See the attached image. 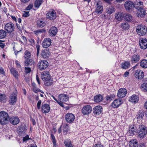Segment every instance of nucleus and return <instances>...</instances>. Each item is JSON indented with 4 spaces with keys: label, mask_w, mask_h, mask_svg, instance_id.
<instances>
[{
    "label": "nucleus",
    "mask_w": 147,
    "mask_h": 147,
    "mask_svg": "<svg viewBox=\"0 0 147 147\" xmlns=\"http://www.w3.org/2000/svg\"><path fill=\"white\" fill-rule=\"evenodd\" d=\"M31 54L28 51L26 50L25 51L24 53V57L27 59H29L31 57Z\"/></svg>",
    "instance_id": "09e8293b"
},
{
    "label": "nucleus",
    "mask_w": 147,
    "mask_h": 147,
    "mask_svg": "<svg viewBox=\"0 0 147 147\" xmlns=\"http://www.w3.org/2000/svg\"><path fill=\"white\" fill-rule=\"evenodd\" d=\"M103 99L102 96L100 94L96 95L94 98V101L96 102H100L102 101Z\"/></svg>",
    "instance_id": "7c9ffc66"
},
{
    "label": "nucleus",
    "mask_w": 147,
    "mask_h": 147,
    "mask_svg": "<svg viewBox=\"0 0 147 147\" xmlns=\"http://www.w3.org/2000/svg\"><path fill=\"white\" fill-rule=\"evenodd\" d=\"M0 74L4 75L5 71L3 68L2 67H0Z\"/></svg>",
    "instance_id": "4d7b16f0"
},
{
    "label": "nucleus",
    "mask_w": 147,
    "mask_h": 147,
    "mask_svg": "<svg viewBox=\"0 0 147 147\" xmlns=\"http://www.w3.org/2000/svg\"><path fill=\"white\" fill-rule=\"evenodd\" d=\"M69 96L65 94H59L58 96V100L60 102H65L69 100Z\"/></svg>",
    "instance_id": "f3484780"
},
{
    "label": "nucleus",
    "mask_w": 147,
    "mask_h": 147,
    "mask_svg": "<svg viewBox=\"0 0 147 147\" xmlns=\"http://www.w3.org/2000/svg\"><path fill=\"white\" fill-rule=\"evenodd\" d=\"M41 77L43 81L46 82H45L46 85L49 86L50 85V83L47 82L51 79V75L49 71H46L42 72L41 74Z\"/></svg>",
    "instance_id": "f03ea898"
},
{
    "label": "nucleus",
    "mask_w": 147,
    "mask_h": 147,
    "mask_svg": "<svg viewBox=\"0 0 147 147\" xmlns=\"http://www.w3.org/2000/svg\"><path fill=\"white\" fill-rule=\"evenodd\" d=\"M37 23L38 26L41 27H44L46 24V23L45 21H43L41 20L38 21Z\"/></svg>",
    "instance_id": "79ce46f5"
},
{
    "label": "nucleus",
    "mask_w": 147,
    "mask_h": 147,
    "mask_svg": "<svg viewBox=\"0 0 147 147\" xmlns=\"http://www.w3.org/2000/svg\"><path fill=\"white\" fill-rule=\"evenodd\" d=\"M140 66L143 68H147V60L143 59L140 61Z\"/></svg>",
    "instance_id": "f704fd0d"
},
{
    "label": "nucleus",
    "mask_w": 147,
    "mask_h": 147,
    "mask_svg": "<svg viewBox=\"0 0 147 147\" xmlns=\"http://www.w3.org/2000/svg\"><path fill=\"white\" fill-rule=\"evenodd\" d=\"M139 99V98L138 96L134 94L129 98V101L133 103H136L138 102Z\"/></svg>",
    "instance_id": "393cba45"
},
{
    "label": "nucleus",
    "mask_w": 147,
    "mask_h": 147,
    "mask_svg": "<svg viewBox=\"0 0 147 147\" xmlns=\"http://www.w3.org/2000/svg\"><path fill=\"white\" fill-rule=\"evenodd\" d=\"M75 116L72 113H68L65 115V119L67 122L69 123H72L75 119Z\"/></svg>",
    "instance_id": "1a4fd4ad"
},
{
    "label": "nucleus",
    "mask_w": 147,
    "mask_h": 147,
    "mask_svg": "<svg viewBox=\"0 0 147 147\" xmlns=\"http://www.w3.org/2000/svg\"><path fill=\"white\" fill-rule=\"evenodd\" d=\"M57 31V29L56 27L52 26L49 29L48 33L50 36L53 37L56 35Z\"/></svg>",
    "instance_id": "a211bd4d"
},
{
    "label": "nucleus",
    "mask_w": 147,
    "mask_h": 147,
    "mask_svg": "<svg viewBox=\"0 0 147 147\" xmlns=\"http://www.w3.org/2000/svg\"><path fill=\"white\" fill-rule=\"evenodd\" d=\"M15 63L16 65V67L17 68L21 69V65L20 64L19 61L18 60H16L15 61Z\"/></svg>",
    "instance_id": "603ef678"
},
{
    "label": "nucleus",
    "mask_w": 147,
    "mask_h": 147,
    "mask_svg": "<svg viewBox=\"0 0 147 147\" xmlns=\"http://www.w3.org/2000/svg\"><path fill=\"white\" fill-rule=\"evenodd\" d=\"M63 133L65 134H67V132L69 129V127L68 125L67 124H64L63 125Z\"/></svg>",
    "instance_id": "58836bf2"
},
{
    "label": "nucleus",
    "mask_w": 147,
    "mask_h": 147,
    "mask_svg": "<svg viewBox=\"0 0 147 147\" xmlns=\"http://www.w3.org/2000/svg\"><path fill=\"white\" fill-rule=\"evenodd\" d=\"M39 69L43 70L46 69L48 66V63L46 60H42L39 61L38 63Z\"/></svg>",
    "instance_id": "6e6552de"
},
{
    "label": "nucleus",
    "mask_w": 147,
    "mask_h": 147,
    "mask_svg": "<svg viewBox=\"0 0 147 147\" xmlns=\"http://www.w3.org/2000/svg\"><path fill=\"white\" fill-rule=\"evenodd\" d=\"M43 0H36L34 2V7L37 8H38L42 4L43 2Z\"/></svg>",
    "instance_id": "4c0bfd02"
},
{
    "label": "nucleus",
    "mask_w": 147,
    "mask_h": 147,
    "mask_svg": "<svg viewBox=\"0 0 147 147\" xmlns=\"http://www.w3.org/2000/svg\"><path fill=\"white\" fill-rule=\"evenodd\" d=\"M10 122L12 124H17L20 122V119L18 117H13L9 119Z\"/></svg>",
    "instance_id": "b1692460"
},
{
    "label": "nucleus",
    "mask_w": 147,
    "mask_h": 147,
    "mask_svg": "<svg viewBox=\"0 0 147 147\" xmlns=\"http://www.w3.org/2000/svg\"><path fill=\"white\" fill-rule=\"evenodd\" d=\"M147 31V28L144 25H141L137 27L136 32L139 35H144L146 34Z\"/></svg>",
    "instance_id": "20e7f679"
},
{
    "label": "nucleus",
    "mask_w": 147,
    "mask_h": 147,
    "mask_svg": "<svg viewBox=\"0 0 147 147\" xmlns=\"http://www.w3.org/2000/svg\"><path fill=\"white\" fill-rule=\"evenodd\" d=\"M9 116L6 112L2 111L0 112V123L3 125L7 123Z\"/></svg>",
    "instance_id": "7ed1b4c3"
},
{
    "label": "nucleus",
    "mask_w": 147,
    "mask_h": 147,
    "mask_svg": "<svg viewBox=\"0 0 147 147\" xmlns=\"http://www.w3.org/2000/svg\"><path fill=\"white\" fill-rule=\"evenodd\" d=\"M28 11H24L22 15V16L24 17H26L29 16Z\"/></svg>",
    "instance_id": "5fc2aeb1"
},
{
    "label": "nucleus",
    "mask_w": 147,
    "mask_h": 147,
    "mask_svg": "<svg viewBox=\"0 0 147 147\" xmlns=\"http://www.w3.org/2000/svg\"><path fill=\"white\" fill-rule=\"evenodd\" d=\"M138 145V142L136 140H132L129 142L130 147H137Z\"/></svg>",
    "instance_id": "2f4dec72"
},
{
    "label": "nucleus",
    "mask_w": 147,
    "mask_h": 147,
    "mask_svg": "<svg viewBox=\"0 0 147 147\" xmlns=\"http://www.w3.org/2000/svg\"><path fill=\"white\" fill-rule=\"evenodd\" d=\"M93 147H103V146L100 144H95L94 145Z\"/></svg>",
    "instance_id": "e2e57ef3"
},
{
    "label": "nucleus",
    "mask_w": 147,
    "mask_h": 147,
    "mask_svg": "<svg viewBox=\"0 0 147 147\" xmlns=\"http://www.w3.org/2000/svg\"><path fill=\"white\" fill-rule=\"evenodd\" d=\"M140 147H146L145 144L144 143H141L140 144Z\"/></svg>",
    "instance_id": "338daca9"
},
{
    "label": "nucleus",
    "mask_w": 147,
    "mask_h": 147,
    "mask_svg": "<svg viewBox=\"0 0 147 147\" xmlns=\"http://www.w3.org/2000/svg\"><path fill=\"white\" fill-rule=\"evenodd\" d=\"M134 8L137 10V15L138 17H143L146 14V11L143 8V3L141 1L135 3Z\"/></svg>",
    "instance_id": "f257e3e1"
},
{
    "label": "nucleus",
    "mask_w": 147,
    "mask_h": 147,
    "mask_svg": "<svg viewBox=\"0 0 147 147\" xmlns=\"http://www.w3.org/2000/svg\"><path fill=\"white\" fill-rule=\"evenodd\" d=\"M34 61L32 59H27L24 61V65L25 66H31L33 65Z\"/></svg>",
    "instance_id": "c756f323"
},
{
    "label": "nucleus",
    "mask_w": 147,
    "mask_h": 147,
    "mask_svg": "<svg viewBox=\"0 0 147 147\" xmlns=\"http://www.w3.org/2000/svg\"><path fill=\"white\" fill-rule=\"evenodd\" d=\"M29 139H30V138H29V136L28 135H27L25 137L23 138V140L24 142H25Z\"/></svg>",
    "instance_id": "13d9d810"
},
{
    "label": "nucleus",
    "mask_w": 147,
    "mask_h": 147,
    "mask_svg": "<svg viewBox=\"0 0 147 147\" xmlns=\"http://www.w3.org/2000/svg\"><path fill=\"white\" fill-rule=\"evenodd\" d=\"M6 35V32L3 30H0V39H3L5 37Z\"/></svg>",
    "instance_id": "ea45409f"
},
{
    "label": "nucleus",
    "mask_w": 147,
    "mask_h": 147,
    "mask_svg": "<svg viewBox=\"0 0 147 147\" xmlns=\"http://www.w3.org/2000/svg\"><path fill=\"white\" fill-rule=\"evenodd\" d=\"M36 81H37V82L38 83V84H40V81L39 79V78H38V75H36Z\"/></svg>",
    "instance_id": "69168bd1"
},
{
    "label": "nucleus",
    "mask_w": 147,
    "mask_h": 147,
    "mask_svg": "<svg viewBox=\"0 0 147 147\" xmlns=\"http://www.w3.org/2000/svg\"><path fill=\"white\" fill-rule=\"evenodd\" d=\"M140 59V57L139 55L135 54L132 56L130 61L132 64L138 62Z\"/></svg>",
    "instance_id": "6ab92c4d"
},
{
    "label": "nucleus",
    "mask_w": 147,
    "mask_h": 147,
    "mask_svg": "<svg viewBox=\"0 0 147 147\" xmlns=\"http://www.w3.org/2000/svg\"><path fill=\"white\" fill-rule=\"evenodd\" d=\"M134 4L133 2L131 1H128L125 2L124 6L125 9L128 11H132V9L134 8Z\"/></svg>",
    "instance_id": "9d476101"
},
{
    "label": "nucleus",
    "mask_w": 147,
    "mask_h": 147,
    "mask_svg": "<svg viewBox=\"0 0 147 147\" xmlns=\"http://www.w3.org/2000/svg\"><path fill=\"white\" fill-rule=\"evenodd\" d=\"M139 45L140 48L143 49L147 48V39L142 38L139 42Z\"/></svg>",
    "instance_id": "aec40b11"
},
{
    "label": "nucleus",
    "mask_w": 147,
    "mask_h": 147,
    "mask_svg": "<svg viewBox=\"0 0 147 147\" xmlns=\"http://www.w3.org/2000/svg\"><path fill=\"white\" fill-rule=\"evenodd\" d=\"M41 55L44 58H48L50 55L49 50L47 49L43 50L41 52Z\"/></svg>",
    "instance_id": "a878e982"
},
{
    "label": "nucleus",
    "mask_w": 147,
    "mask_h": 147,
    "mask_svg": "<svg viewBox=\"0 0 147 147\" xmlns=\"http://www.w3.org/2000/svg\"><path fill=\"white\" fill-rule=\"evenodd\" d=\"M29 42L31 43V44L32 45H34L35 43V41L32 38L30 39L29 40Z\"/></svg>",
    "instance_id": "bf43d9fd"
},
{
    "label": "nucleus",
    "mask_w": 147,
    "mask_h": 147,
    "mask_svg": "<svg viewBox=\"0 0 147 147\" xmlns=\"http://www.w3.org/2000/svg\"><path fill=\"white\" fill-rule=\"evenodd\" d=\"M123 13L121 12H118L115 14V18L118 21H121L123 20Z\"/></svg>",
    "instance_id": "72a5a7b5"
},
{
    "label": "nucleus",
    "mask_w": 147,
    "mask_h": 147,
    "mask_svg": "<svg viewBox=\"0 0 147 147\" xmlns=\"http://www.w3.org/2000/svg\"><path fill=\"white\" fill-rule=\"evenodd\" d=\"M46 30L43 29H39L33 31L34 33L36 35L39 34H40L45 33Z\"/></svg>",
    "instance_id": "37998d69"
},
{
    "label": "nucleus",
    "mask_w": 147,
    "mask_h": 147,
    "mask_svg": "<svg viewBox=\"0 0 147 147\" xmlns=\"http://www.w3.org/2000/svg\"><path fill=\"white\" fill-rule=\"evenodd\" d=\"M17 100V95L14 93H12L10 95L9 99V102L10 105H13L15 104Z\"/></svg>",
    "instance_id": "f8f14e48"
},
{
    "label": "nucleus",
    "mask_w": 147,
    "mask_h": 147,
    "mask_svg": "<svg viewBox=\"0 0 147 147\" xmlns=\"http://www.w3.org/2000/svg\"><path fill=\"white\" fill-rule=\"evenodd\" d=\"M92 110L91 106L87 105L84 106L81 110L82 114L84 115H88L91 113Z\"/></svg>",
    "instance_id": "423d86ee"
},
{
    "label": "nucleus",
    "mask_w": 147,
    "mask_h": 147,
    "mask_svg": "<svg viewBox=\"0 0 147 147\" xmlns=\"http://www.w3.org/2000/svg\"><path fill=\"white\" fill-rule=\"evenodd\" d=\"M135 76L137 79L141 80L144 77V73L141 70H136L135 72Z\"/></svg>",
    "instance_id": "dca6fc26"
},
{
    "label": "nucleus",
    "mask_w": 147,
    "mask_h": 147,
    "mask_svg": "<svg viewBox=\"0 0 147 147\" xmlns=\"http://www.w3.org/2000/svg\"><path fill=\"white\" fill-rule=\"evenodd\" d=\"M122 103V101L120 99H116L112 103V106L114 108H117Z\"/></svg>",
    "instance_id": "5701e85b"
},
{
    "label": "nucleus",
    "mask_w": 147,
    "mask_h": 147,
    "mask_svg": "<svg viewBox=\"0 0 147 147\" xmlns=\"http://www.w3.org/2000/svg\"><path fill=\"white\" fill-rule=\"evenodd\" d=\"M26 130L27 128L25 126L21 125L18 127L17 132L19 135L23 136L25 134Z\"/></svg>",
    "instance_id": "2eb2a0df"
},
{
    "label": "nucleus",
    "mask_w": 147,
    "mask_h": 147,
    "mask_svg": "<svg viewBox=\"0 0 147 147\" xmlns=\"http://www.w3.org/2000/svg\"><path fill=\"white\" fill-rule=\"evenodd\" d=\"M144 115V112L142 111H140L137 115V119H142Z\"/></svg>",
    "instance_id": "de8ad7c7"
},
{
    "label": "nucleus",
    "mask_w": 147,
    "mask_h": 147,
    "mask_svg": "<svg viewBox=\"0 0 147 147\" xmlns=\"http://www.w3.org/2000/svg\"><path fill=\"white\" fill-rule=\"evenodd\" d=\"M51 44V40L49 38L44 39L42 42L41 45L44 48H46L49 47Z\"/></svg>",
    "instance_id": "9b49d317"
},
{
    "label": "nucleus",
    "mask_w": 147,
    "mask_h": 147,
    "mask_svg": "<svg viewBox=\"0 0 147 147\" xmlns=\"http://www.w3.org/2000/svg\"><path fill=\"white\" fill-rule=\"evenodd\" d=\"M140 130L138 132L139 135L140 137H144L146 134V128L144 125H141L140 127Z\"/></svg>",
    "instance_id": "4be33fe9"
},
{
    "label": "nucleus",
    "mask_w": 147,
    "mask_h": 147,
    "mask_svg": "<svg viewBox=\"0 0 147 147\" xmlns=\"http://www.w3.org/2000/svg\"><path fill=\"white\" fill-rule=\"evenodd\" d=\"M96 12L97 14H100L102 13L103 11V7L100 3H97L96 6Z\"/></svg>",
    "instance_id": "bb28decb"
},
{
    "label": "nucleus",
    "mask_w": 147,
    "mask_h": 147,
    "mask_svg": "<svg viewBox=\"0 0 147 147\" xmlns=\"http://www.w3.org/2000/svg\"><path fill=\"white\" fill-rule=\"evenodd\" d=\"M114 9L113 7L111 6L109 8L107 9L106 12L109 14H111L113 12Z\"/></svg>",
    "instance_id": "c03bdc74"
},
{
    "label": "nucleus",
    "mask_w": 147,
    "mask_h": 147,
    "mask_svg": "<svg viewBox=\"0 0 147 147\" xmlns=\"http://www.w3.org/2000/svg\"><path fill=\"white\" fill-rule=\"evenodd\" d=\"M9 68L10 69L11 74L14 76L15 78H18L19 76L18 73L16 69L13 67L11 68L9 67Z\"/></svg>",
    "instance_id": "cd10ccee"
},
{
    "label": "nucleus",
    "mask_w": 147,
    "mask_h": 147,
    "mask_svg": "<svg viewBox=\"0 0 147 147\" xmlns=\"http://www.w3.org/2000/svg\"><path fill=\"white\" fill-rule=\"evenodd\" d=\"M42 112L44 113H48L50 111V108L47 104H42L41 107Z\"/></svg>",
    "instance_id": "412c9836"
},
{
    "label": "nucleus",
    "mask_w": 147,
    "mask_h": 147,
    "mask_svg": "<svg viewBox=\"0 0 147 147\" xmlns=\"http://www.w3.org/2000/svg\"><path fill=\"white\" fill-rule=\"evenodd\" d=\"M137 131L136 127L134 125H131L129 127V132L131 135L134 134V133Z\"/></svg>",
    "instance_id": "473e14b6"
},
{
    "label": "nucleus",
    "mask_w": 147,
    "mask_h": 147,
    "mask_svg": "<svg viewBox=\"0 0 147 147\" xmlns=\"http://www.w3.org/2000/svg\"><path fill=\"white\" fill-rule=\"evenodd\" d=\"M130 65V63L129 61H125L121 64V67L123 69H128Z\"/></svg>",
    "instance_id": "c85d7f7f"
},
{
    "label": "nucleus",
    "mask_w": 147,
    "mask_h": 147,
    "mask_svg": "<svg viewBox=\"0 0 147 147\" xmlns=\"http://www.w3.org/2000/svg\"><path fill=\"white\" fill-rule=\"evenodd\" d=\"M64 143L66 147H73L71 141L69 139H67L65 140Z\"/></svg>",
    "instance_id": "e433bc0d"
},
{
    "label": "nucleus",
    "mask_w": 147,
    "mask_h": 147,
    "mask_svg": "<svg viewBox=\"0 0 147 147\" xmlns=\"http://www.w3.org/2000/svg\"><path fill=\"white\" fill-rule=\"evenodd\" d=\"M31 70L30 67H25L24 72L26 74H28L30 73L31 71Z\"/></svg>",
    "instance_id": "8fccbe9b"
},
{
    "label": "nucleus",
    "mask_w": 147,
    "mask_h": 147,
    "mask_svg": "<svg viewBox=\"0 0 147 147\" xmlns=\"http://www.w3.org/2000/svg\"><path fill=\"white\" fill-rule=\"evenodd\" d=\"M33 91L35 93H37L38 92H40L42 93H44L43 92L41 91L40 89L36 87L33 88Z\"/></svg>",
    "instance_id": "3c124183"
},
{
    "label": "nucleus",
    "mask_w": 147,
    "mask_h": 147,
    "mask_svg": "<svg viewBox=\"0 0 147 147\" xmlns=\"http://www.w3.org/2000/svg\"><path fill=\"white\" fill-rule=\"evenodd\" d=\"M4 28L8 33H11L14 30V25L11 22L8 23L5 25Z\"/></svg>",
    "instance_id": "0eeeda50"
},
{
    "label": "nucleus",
    "mask_w": 147,
    "mask_h": 147,
    "mask_svg": "<svg viewBox=\"0 0 147 147\" xmlns=\"http://www.w3.org/2000/svg\"><path fill=\"white\" fill-rule=\"evenodd\" d=\"M57 102L59 105H60L61 107H64V106L63 105V102H60L58 100Z\"/></svg>",
    "instance_id": "680f3d73"
},
{
    "label": "nucleus",
    "mask_w": 147,
    "mask_h": 147,
    "mask_svg": "<svg viewBox=\"0 0 147 147\" xmlns=\"http://www.w3.org/2000/svg\"><path fill=\"white\" fill-rule=\"evenodd\" d=\"M102 111V107L100 105L95 107L93 109V112L94 115H99L101 113Z\"/></svg>",
    "instance_id": "ddd939ff"
},
{
    "label": "nucleus",
    "mask_w": 147,
    "mask_h": 147,
    "mask_svg": "<svg viewBox=\"0 0 147 147\" xmlns=\"http://www.w3.org/2000/svg\"><path fill=\"white\" fill-rule=\"evenodd\" d=\"M129 72L127 71H126L123 74V76L126 77H127L129 74Z\"/></svg>",
    "instance_id": "0e129e2a"
},
{
    "label": "nucleus",
    "mask_w": 147,
    "mask_h": 147,
    "mask_svg": "<svg viewBox=\"0 0 147 147\" xmlns=\"http://www.w3.org/2000/svg\"><path fill=\"white\" fill-rule=\"evenodd\" d=\"M127 93V91L126 89L121 88L119 89L118 91L117 96L120 98H122L126 95Z\"/></svg>",
    "instance_id": "4468645a"
},
{
    "label": "nucleus",
    "mask_w": 147,
    "mask_h": 147,
    "mask_svg": "<svg viewBox=\"0 0 147 147\" xmlns=\"http://www.w3.org/2000/svg\"><path fill=\"white\" fill-rule=\"evenodd\" d=\"M125 19L126 20L130 22L132 20V17L129 14H126L125 16Z\"/></svg>",
    "instance_id": "a19ab883"
},
{
    "label": "nucleus",
    "mask_w": 147,
    "mask_h": 147,
    "mask_svg": "<svg viewBox=\"0 0 147 147\" xmlns=\"http://www.w3.org/2000/svg\"><path fill=\"white\" fill-rule=\"evenodd\" d=\"M41 100H39L38 101L37 103V108L38 109H39L40 108V105L41 103Z\"/></svg>",
    "instance_id": "6e6d98bb"
},
{
    "label": "nucleus",
    "mask_w": 147,
    "mask_h": 147,
    "mask_svg": "<svg viewBox=\"0 0 147 147\" xmlns=\"http://www.w3.org/2000/svg\"><path fill=\"white\" fill-rule=\"evenodd\" d=\"M22 39L25 42H26L27 39L26 37L24 36H22Z\"/></svg>",
    "instance_id": "774afa93"
},
{
    "label": "nucleus",
    "mask_w": 147,
    "mask_h": 147,
    "mask_svg": "<svg viewBox=\"0 0 147 147\" xmlns=\"http://www.w3.org/2000/svg\"><path fill=\"white\" fill-rule=\"evenodd\" d=\"M121 27L123 30H127L129 28L130 26L128 23L125 22L121 24Z\"/></svg>",
    "instance_id": "c9c22d12"
},
{
    "label": "nucleus",
    "mask_w": 147,
    "mask_h": 147,
    "mask_svg": "<svg viewBox=\"0 0 147 147\" xmlns=\"http://www.w3.org/2000/svg\"><path fill=\"white\" fill-rule=\"evenodd\" d=\"M113 97L110 96H106V99L107 100H112Z\"/></svg>",
    "instance_id": "052dcab7"
},
{
    "label": "nucleus",
    "mask_w": 147,
    "mask_h": 147,
    "mask_svg": "<svg viewBox=\"0 0 147 147\" xmlns=\"http://www.w3.org/2000/svg\"><path fill=\"white\" fill-rule=\"evenodd\" d=\"M33 5L32 4H29L26 8V10H29L33 7Z\"/></svg>",
    "instance_id": "864d4df0"
},
{
    "label": "nucleus",
    "mask_w": 147,
    "mask_h": 147,
    "mask_svg": "<svg viewBox=\"0 0 147 147\" xmlns=\"http://www.w3.org/2000/svg\"><path fill=\"white\" fill-rule=\"evenodd\" d=\"M141 90L144 91H147V83H144L142 84L141 86Z\"/></svg>",
    "instance_id": "a18cd8bd"
},
{
    "label": "nucleus",
    "mask_w": 147,
    "mask_h": 147,
    "mask_svg": "<svg viewBox=\"0 0 147 147\" xmlns=\"http://www.w3.org/2000/svg\"><path fill=\"white\" fill-rule=\"evenodd\" d=\"M6 98L4 94H0V101L3 103L5 102L6 101Z\"/></svg>",
    "instance_id": "49530a36"
},
{
    "label": "nucleus",
    "mask_w": 147,
    "mask_h": 147,
    "mask_svg": "<svg viewBox=\"0 0 147 147\" xmlns=\"http://www.w3.org/2000/svg\"><path fill=\"white\" fill-rule=\"evenodd\" d=\"M46 16L47 19L51 20H55L56 17V13L55 10L51 9L47 12L46 14Z\"/></svg>",
    "instance_id": "39448f33"
}]
</instances>
